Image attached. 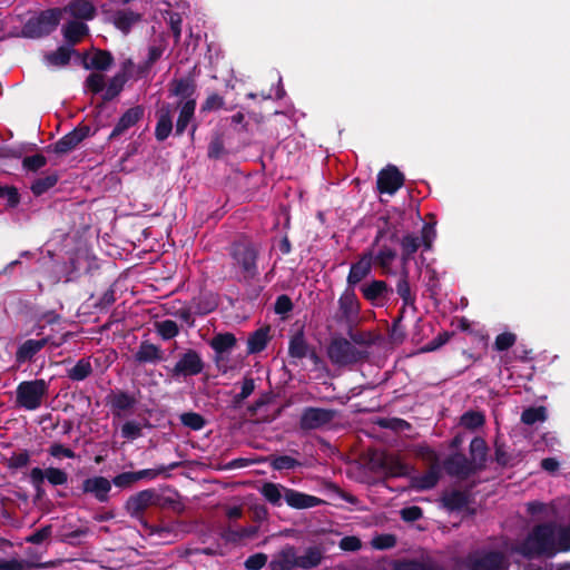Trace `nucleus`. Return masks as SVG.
Here are the masks:
<instances>
[{
	"label": "nucleus",
	"instance_id": "f257e3e1",
	"mask_svg": "<svg viewBox=\"0 0 570 570\" xmlns=\"http://www.w3.org/2000/svg\"><path fill=\"white\" fill-rule=\"evenodd\" d=\"M513 551L527 559L553 558L557 553L563 552L560 544V525L554 522L534 525Z\"/></svg>",
	"mask_w": 570,
	"mask_h": 570
},
{
	"label": "nucleus",
	"instance_id": "f03ea898",
	"mask_svg": "<svg viewBox=\"0 0 570 570\" xmlns=\"http://www.w3.org/2000/svg\"><path fill=\"white\" fill-rule=\"evenodd\" d=\"M262 245L250 236L240 234L228 247L230 266L238 281L249 282L259 275Z\"/></svg>",
	"mask_w": 570,
	"mask_h": 570
},
{
	"label": "nucleus",
	"instance_id": "7ed1b4c3",
	"mask_svg": "<svg viewBox=\"0 0 570 570\" xmlns=\"http://www.w3.org/2000/svg\"><path fill=\"white\" fill-rule=\"evenodd\" d=\"M196 100L177 101L176 105L163 102L156 111L157 124L155 127V137L158 141L166 140L173 131V112L179 111L175 125V136L180 137L195 118Z\"/></svg>",
	"mask_w": 570,
	"mask_h": 570
},
{
	"label": "nucleus",
	"instance_id": "20e7f679",
	"mask_svg": "<svg viewBox=\"0 0 570 570\" xmlns=\"http://www.w3.org/2000/svg\"><path fill=\"white\" fill-rule=\"evenodd\" d=\"M510 559L499 549L478 548L454 560L456 570H510Z\"/></svg>",
	"mask_w": 570,
	"mask_h": 570
},
{
	"label": "nucleus",
	"instance_id": "39448f33",
	"mask_svg": "<svg viewBox=\"0 0 570 570\" xmlns=\"http://www.w3.org/2000/svg\"><path fill=\"white\" fill-rule=\"evenodd\" d=\"M160 499L161 495L155 489H145L130 495L125 502L124 509L132 519L139 521L146 530H149L151 534L157 533L161 535L165 532L168 533L169 529L167 527H153L145 519L146 510L149 507L158 505Z\"/></svg>",
	"mask_w": 570,
	"mask_h": 570
},
{
	"label": "nucleus",
	"instance_id": "423d86ee",
	"mask_svg": "<svg viewBox=\"0 0 570 570\" xmlns=\"http://www.w3.org/2000/svg\"><path fill=\"white\" fill-rule=\"evenodd\" d=\"M63 16L60 8H50L30 17L22 26L21 35L29 39H40L51 35L59 26Z\"/></svg>",
	"mask_w": 570,
	"mask_h": 570
},
{
	"label": "nucleus",
	"instance_id": "0eeeda50",
	"mask_svg": "<svg viewBox=\"0 0 570 570\" xmlns=\"http://www.w3.org/2000/svg\"><path fill=\"white\" fill-rule=\"evenodd\" d=\"M327 356L334 365L348 366L368 357V352L357 348L350 340L333 337L327 346Z\"/></svg>",
	"mask_w": 570,
	"mask_h": 570
},
{
	"label": "nucleus",
	"instance_id": "6e6552de",
	"mask_svg": "<svg viewBox=\"0 0 570 570\" xmlns=\"http://www.w3.org/2000/svg\"><path fill=\"white\" fill-rule=\"evenodd\" d=\"M48 393V383L43 379L22 381L16 389V404L28 411H35L42 404Z\"/></svg>",
	"mask_w": 570,
	"mask_h": 570
},
{
	"label": "nucleus",
	"instance_id": "1a4fd4ad",
	"mask_svg": "<svg viewBox=\"0 0 570 570\" xmlns=\"http://www.w3.org/2000/svg\"><path fill=\"white\" fill-rule=\"evenodd\" d=\"M205 362L200 353L194 348H187L178 355V360L173 367H167L168 375L174 380L197 376L203 373Z\"/></svg>",
	"mask_w": 570,
	"mask_h": 570
},
{
	"label": "nucleus",
	"instance_id": "9d476101",
	"mask_svg": "<svg viewBox=\"0 0 570 570\" xmlns=\"http://www.w3.org/2000/svg\"><path fill=\"white\" fill-rule=\"evenodd\" d=\"M337 415V411L307 406L299 417V428L303 431L318 430L330 424Z\"/></svg>",
	"mask_w": 570,
	"mask_h": 570
},
{
	"label": "nucleus",
	"instance_id": "9b49d317",
	"mask_svg": "<svg viewBox=\"0 0 570 570\" xmlns=\"http://www.w3.org/2000/svg\"><path fill=\"white\" fill-rule=\"evenodd\" d=\"M443 469L448 475L459 480H466L478 473L470 459L461 451H455L443 461Z\"/></svg>",
	"mask_w": 570,
	"mask_h": 570
},
{
	"label": "nucleus",
	"instance_id": "f8f14e48",
	"mask_svg": "<svg viewBox=\"0 0 570 570\" xmlns=\"http://www.w3.org/2000/svg\"><path fill=\"white\" fill-rule=\"evenodd\" d=\"M196 66L185 76L173 78L168 83L169 97H177L178 101L196 100L197 82L195 76Z\"/></svg>",
	"mask_w": 570,
	"mask_h": 570
},
{
	"label": "nucleus",
	"instance_id": "ddd939ff",
	"mask_svg": "<svg viewBox=\"0 0 570 570\" xmlns=\"http://www.w3.org/2000/svg\"><path fill=\"white\" fill-rule=\"evenodd\" d=\"M91 134L88 125H78L71 131L62 136L56 144L46 148L47 151H53L57 155H66L72 151L81 141Z\"/></svg>",
	"mask_w": 570,
	"mask_h": 570
},
{
	"label": "nucleus",
	"instance_id": "4468645a",
	"mask_svg": "<svg viewBox=\"0 0 570 570\" xmlns=\"http://www.w3.org/2000/svg\"><path fill=\"white\" fill-rule=\"evenodd\" d=\"M405 181L404 175L394 165H387L377 174V190L381 194H395Z\"/></svg>",
	"mask_w": 570,
	"mask_h": 570
},
{
	"label": "nucleus",
	"instance_id": "2eb2a0df",
	"mask_svg": "<svg viewBox=\"0 0 570 570\" xmlns=\"http://www.w3.org/2000/svg\"><path fill=\"white\" fill-rule=\"evenodd\" d=\"M373 267V249L363 252L358 259L351 265L346 283L350 288H354L363 279H365Z\"/></svg>",
	"mask_w": 570,
	"mask_h": 570
},
{
	"label": "nucleus",
	"instance_id": "dca6fc26",
	"mask_svg": "<svg viewBox=\"0 0 570 570\" xmlns=\"http://www.w3.org/2000/svg\"><path fill=\"white\" fill-rule=\"evenodd\" d=\"M145 116V108L141 105L127 109L118 119L114 129L108 136V141H114L122 136L128 129L136 126Z\"/></svg>",
	"mask_w": 570,
	"mask_h": 570
},
{
	"label": "nucleus",
	"instance_id": "f3484780",
	"mask_svg": "<svg viewBox=\"0 0 570 570\" xmlns=\"http://www.w3.org/2000/svg\"><path fill=\"white\" fill-rule=\"evenodd\" d=\"M81 491L85 494H91L98 502L106 503L109 501L111 482L101 475L87 478L82 481Z\"/></svg>",
	"mask_w": 570,
	"mask_h": 570
},
{
	"label": "nucleus",
	"instance_id": "a211bd4d",
	"mask_svg": "<svg viewBox=\"0 0 570 570\" xmlns=\"http://www.w3.org/2000/svg\"><path fill=\"white\" fill-rule=\"evenodd\" d=\"M81 66L86 70L107 71L114 65V57L110 51L95 49L92 56L89 52L79 55Z\"/></svg>",
	"mask_w": 570,
	"mask_h": 570
},
{
	"label": "nucleus",
	"instance_id": "6ab92c4d",
	"mask_svg": "<svg viewBox=\"0 0 570 570\" xmlns=\"http://www.w3.org/2000/svg\"><path fill=\"white\" fill-rule=\"evenodd\" d=\"M284 500L288 507L296 510L309 509L324 503L321 498L291 488L284 489Z\"/></svg>",
	"mask_w": 570,
	"mask_h": 570
},
{
	"label": "nucleus",
	"instance_id": "aec40b11",
	"mask_svg": "<svg viewBox=\"0 0 570 570\" xmlns=\"http://www.w3.org/2000/svg\"><path fill=\"white\" fill-rule=\"evenodd\" d=\"M360 291L363 297L373 305H383V302L389 298V294L392 292L387 283L380 279L361 285Z\"/></svg>",
	"mask_w": 570,
	"mask_h": 570
},
{
	"label": "nucleus",
	"instance_id": "412c9836",
	"mask_svg": "<svg viewBox=\"0 0 570 570\" xmlns=\"http://www.w3.org/2000/svg\"><path fill=\"white\" fill-rule=\"evenodd\" d=\"M237 344L236 336L230 332L218 333L209 342V346L215 352L214 362L220 368V363L225 360L224 354L229 353Z\"/></svg>",
	"mask_w": 570,
	"mask_h": 570
},
{
	"label": "nucleus",
	"instance_id": "4be33fe9",
	"mask_svg": "<svg viewBox=\"0 0 570 570\" xmlns=\"http://www.w3.org/2000/svg\"><path fill=\"white\" fill-rule=\"evenodd\" d=\"M29 478H32L35 482H45L47 480L51 485H65L68 482V473L59 468L49 466L45 470L40 468H33L30 471Z\"/></svg>",
	"mask_w": 570,
	"mask_h": 570
},
{
	"label": "nucleus",
	"instance_id": "5701e85b",
	"mask_svg": "<svg viewBox=\"0 0 570 570\" xmlns=\"http://www.w3.org/2000/svg\"><path fill=\"white\" fill-rule=\"evenodd\" d=\"M50 342V337H42L40 340L29 338L19 345L16 351L14 357L18 364L31 362L33 357Z\"/></svg>",
	"mask_w": 570,
	"mask_h": 570
},
{
	"label": "nucleus",
	"instance_id": "b1692460",
	"mask_svg": "<svg viewBox=\"0 0 570 570\" xmlns=\"http://www.w3.org/2000/svg\"><path fill=\"white\" fill-rule=\"evenodd\" d=\"M392 570H446L445 567L431 557L416 559H402L393 563Z\"/></svg>",
	"mask_w": 570,
	"mask_h": 570
},
{
	"label": "nucleus",
	"instance_id": "393cba45",
	"mask_svg": "<svg viewBox=\"0 0 570 570\" xmlns=\"http://www.w3.org/2000/svg\"><path fill=\"white\" fill-rule=\"evenodd\" d=\"M469 452V459L476 472L485 470L489 452L485 440L481 436H474L470 442Z\"/></svg>",
	"mask_w": 570,
	"mask_h": 570
},
{
	"label": "nucleus",
	"instance_id": "a878e982",
	"mask_svg": "<svg viewBox=\"0 0 570 570\" xmlns=\"http://www.w3.org/2000/svg\"><path fill=\"white\" fill-rule=\"evenodd\" d=\"M295 568H297V554L295 547L291 544H286L274 554L269 562L271 570H293Z\"/></svg>",
	"mask_w": 570,
	"mask_h": 570
},
{
	"label": "nucleus",
	"instance_id": "bb28decb",
	"mask_svg": "<svg viewBox=\"0 0 570 570\" xmlns=\"http://www.w3.org/2000/svg\"><path fill=\"white\" fill-rule=\"evenodd\" d=\"M137 403L134 395L126 391L110 392L106 397V404L114 415H120L122 411L131 410Z\"/></svg>",
	"mask_w": 570,
	"mask_h": 570
},
{
	"label": "nucleus",
	"instance_id": "cd10ccee",
	"mask_svg": "<svg viewBox=\"0 0 570 570\" xmlns=\"http://www.w3.org/2000/svg\"><path fill=\"white\" fill-rule=\"evenodd\" d=\"M338 308L340 312L346 321H351L357 317L360 313V302L354 292V288H347L343 292L341 297L338 298Z\"/></svg>",
	"mask_w": 570,
	"mask_h": 570
},
{
	"label": "nucleus",
	"instance_id": "c85d7f7f",
	"mask_svg": "<svg viewBox=\"0 0 570 570\" xmlns=\"http://www.w3.org/2000/svg\"><path fill=\"white\" fill-rule=\"evenodd\" d=\"M131 66V61L128 60L124 63L122 70L117 72L108 82L106 90L102 95L104 101H110L115 99L117 96L120 95L122 91L126 82L129 79V76L127 75L126 68Z\"/></svg>",
	"mask_w": 570,
	"mask_h": 570
},
{
	"label": "nucleus",
	"instance_id": "c756f323",
	"mask_svg": "<svg viewBox=\"0 0 570 570\" xmlns=\"http://www.w3.org/2000/svg\"><path fill=\"white\" fill-rule=\"evenodd\" d=\"M61 31L66 43L73 47L89 33V28L82 21L71 20L62 27Z\"/></svg>",
	"mask_w": 570,
	"mask_h": 570
},
{
	"label": "nucleus",
	"instance_id": "7c9ffc66",
	"mask_svg": "<svg viewBox=\"0 0 570 570\" xmlns=\"http://www.w3.org/2000/svg\"><path fill=\"white\" fill-rule=\"evenodd\" d=\"M442 505L449 511H461L470 503L468 491L451 490L441 495Z\"/></svg>",
	"mask_w": 570,
	"mask_h": 570
},
{
	"label": "nucleus",
	"instance_id": "2f4dec72",
	"mask_svg": "<svg viewBox=\"0 0 570 570\" xmlns=\"http://www.w3.org/2000/svg\"><path fill=\"white\" fill-rule=\"evenodd\" d=\"M134 357L139 364L157 363L164 360V353L158 345L148 341H142Z\"/></svg>",
	"mask_w": 570,
	"mask_h": 570
},
{
	"label": "nucleus",
	"instance_id": "473e14b6",
	"mask_svg": "<svg viewBox=\"0 0 570 570\" xmlns=\"http://www.w3.org/2000/svg\"><path fill=\"white\" fill-rule=\"evenodd\" d=\"M76 19L91 20L96 16L95 6L88 0H72L65 8H60Z\"/></svg>",
	"mask_w": 570,
	"mask_h": 570
},
{
	"label": "nucleus",
	"instance_id": "72a5a7b5",
	"mask_svg": "<svg viewBox=\"0 0 570 570\" xmlns=\"http://www.w3.org/2000/svg\"><path fill=\"white\" fill-rule=\"evenodd\" d=\"M73 55L79 57L80 53L69 45L60 46L55 51L45 55V62L53 67H66Z\"/></svg>",
	"mask_w": 570,
	"mask_h": 570
},
{
	"label": "nucleus",
	"instance_id": "f704fd0d",
	"mask_svg": "<svg viewBox=\"0 0 570 570\" xmlns=\"http://www.w3.org/2000/svg\"><path fill=\"white\" fill-rule=\"evenodd\" d=\"M141 20V14L129 9L117 10L112 16L115 27L124 33H128L132 26Z\"/></svg>",
	"mask_w": 570,
	"mask_h": 570
},
{
	"label": "nucleus",
	"instance_id": "c9c22d12",
	"mask_svg": "<svg viewBox=\"0 0 570 570\" xmlns=\"http://www.w3.org/2000/svg\"><path fill=\"white\" fill-rule=\"evenodd\" d=\"M269 326H263L254 331L247 340V353L257 354L264 351L269 342Z\"/></svg>",
	"mask_w": 570,
	"mask_h": 570
},
{
	"label": "nucleus",
	"instance_id": "e433bc0d",
	"mask_svg": "<svg viewBox=\"0 0 570 570\" xmlns=\"http://www.w3.org/2000/svg\"><path fill=\"white\" fill-rule=\"evenodd\" d=\"M312 346L307 343L303 331L295 333L288 342V356L294 360L305 358Z\"/></svg>",
	"mask_w": 570,
	"mask_h": 570
},
{
	"label": "nucleus",
	"instance_id": "4c0bfd02",
	"mask_svg": "<svg viewBox=\"0 0 570 570\" xmlns=\"http://www.w3.org/2000/svg\"><path fill=\"white\" fill-rule=\"evenodd\" d=\"M257 533H258V527H256V525L243 527L238 530H235V529L228 527L222 531L220 537L226 542L238 543L245 539H252V538L256 537Z\"/></svg>",
	"mask_w": 570,
	"mask_h": 570
},
{
	"label": "nucleus",
	"instance_id": "58836bf2",
	"mask_svg": "<svg viewBox=\"0 0 570 570\" xmlns=\"http://www.w3.org/2000/svg\"><path fill=\"white\" fill-rule=\"evenodd\" d=\"M440 480V469L432 465L424 474L417 475L412 480V487L416 490L424 491L433 489Z\"/></svg>",
	"mask_w": 570,
	"mask_h": 570
},
{
	"label": "nucleus",
	"instance_id": "ea45409f",
	"mask_svg": "<svg viewBox=\"0 0 570 570\" xmlns=\"http://www.w3.org/2000/svg\"><path fill=\"white\" fill-rule=\"evenodd\" d=\"M379 246V252L376 254L373 253V264L381 267L385 274L390 272L392 263L396 258L397 253L394 248L387 246L386 244H380Z\"/></svg>",
	"mask_w": 570,
	"mask_h": 570
},
{
	"label": "nucleus",
	"instance_id": "a19ab883",
	"mask_svg": "<svg viewBox=\"0 0 570 570\" xmlns=\"http://www.w3.org/2000/svg\"><path fill=\"white\" fill-rule=\"evenodd\" d=\"M284 489H287V488L279 483L265 482L261 487V494L272 505L281 507L282 499H284Z\"/></svg>",
	"mask_w": 570,
	"mask_h": 570
},
{
	"label": "nucleus",
	"instance_id": "79ce46f5",
	"mask_svg": "<svg viewBox=\"0 0 570 570\" xmlns=\"http://www.w3.org/2000/svg\"><path fill=\"white\" fill-rule=\"evenodd\" d=\"M381 220H383V225L379 227L376 236L372 243V248L379 246L383 239H387L391 243H397L400 240L397 227L391 224L386 217H382Z\"/></svg>",
	"mask_w": 570,
	"mask_h": 570
},
{
	"label": "nucleus",
	"instance_id": "37998d69",
	"mask_svg": "<svg viewBox=\"0 0 570 570\" xmlns=\"http://www.w3.org/2000/svg\"><path fill=\"white\" fill-rule=\"evenodd\" d=\"M323 559L322 551L317 547H308L304 554L297 556V568L313 569L321 564Z\"/></svg>",
	"mask_w": 570,
	"mask_h": 570
},
{
	"label": "nucleus",
	"instance_id": "c03bdc74",
	"mask_svg": "<svg viewBox=\"0 0 570 570\" xmlns=\"http://www.w3.org/2000/svg\"><path fill=\"white\" fill-rule=\"evenodd\" d=\"M396 293L402 298L404 305H410L415 311V297L411 293L407 268H402L396 284Z\"/></svg>",
	"mask_w": 570,
	"mask_h": 570
},
{
	"label": "nucleus",
	"instance_id": "a18cd8bd",
	"mask_svg": "<svg viewBox=\"0 0 570 570\" xmlns=\"http://www.w3.org/2000/svg\"><path fill=\"white\" fill-rule=\"evenodd\" d=\"M92 374V366L89 357L80 358L75 366L67 370V377L75 382L86 380Z\"/></svg>",
	"mask_w": 570,
	"mask_h": 570
},
{
	"label": "nucleus",
	"instance_id": "49530a36",
	"mask_svg": "<svg viewBox=\"0 0 570 570\" xmlns=\"http://www.w3.org/2000/svg\"><path fill=\"white\" fill-rule=\"evenodd\" d=\"M275 471L294 470L302 466V463L289 455H269L265 460Z\"/></svg>",
	"mask_w": 570,
	"mask_h": 570
},
{
	"label": "nucleus",
	"instance_id": "de8ad7c7",
	"mask_svg": "<svg viewBox=\"0 0 570 570\" xmlns=\"http://www.w3.org/2000/svg\"><path fill=\"white\" fill-rule=\"evenodd\" d=\"M59 180L57 173H51L45 177L37 178L31 184V191L35 196H41L47 193L50 188L55 187Z\"/></svg>",
	"mask_w": 570,
	"mask_h": 570
},
{
	"label": "nucleus",
	"instance_id": "09e8293b",
	"mask_svg": "<svg viewBox=\"0 0 570 570\" xmlns=\"http://www.w3.org/2000/svg\"><path fill=\"white\" fill-rule=\"evenodd\" d=\"M485 423V415L481 411L470 410L462 414L460 424L468 430L474 431Z\"/></svg>",
	"mask_w": 570,
	"mask_h": 570
},
{
	"label": "nucleus",
	"instance_id": "8fccbe9b",
	"mask_svg": "<svg viewBox=\"0 0 570 570\" xmlns=\"http://www.w3.org/2000/svg\"><path fill=\"white\" fill-rule=\"evenodd\" d=\"M179 464H180L179 462H173L168 465H159L155 469H144V470H139V471H134L136 482L144 480V479L154 480L158 475L164 474L167 471L175 470L176 468L179 466Z\"/></svg>",
	"mask_w": 570,
	"mask_h": 570
},
{
	"label": "nucleus",
	"instance_id": "3c124183",
	"mask_svg": "<svg viewBox=\"0 0 570 570\" xmlns=\"http://www.w3.org/2000/svg\"><path fill=\"white\" fill-rule=\"evenodd\" d=\"M196 315H207L217 307V302L212 295H199L191 299Z\"/></svg>",
	"mask_w": 570,
	"mask_h": 570
},
{
	"label": "nucleus",
	"instance_id": "603ef678",
	"mask_svg": "<svg viewBox=\"0 0 570 570\" xmlns=\"http://www.w3.org/2000/svg\"><path fill=\"white\" fill-rule=\"evenodd\" d=\"M547 420V409L544 406H531L523 410L521 422L525 425H533L537 422Z\"/></svg>",
	"mask_w": 570,
	"mask_h": 570
},
{
	"label": "nucleus",
	"instance_id": "864d4df0",
	"mask_svg": "<svg viewBox=\"0 0 570 570\" xmlns=\"http://www.w3.org/2000/svg\"><path fill=\"white\" fill-rule=\"evenodd\" d=\"M226 154L223 134L215 132L210 139L207 149V156L210 159H219Z\"/></svg>",
	"mask_w": 570,
	"mask_h": 570
},
{
	"label": "nucleus",
	"instance_id": "5fc2aeb1",
	"mask_svg": "<svg viewBox=\"0 0 570 570\" xmlns=\"http://www.w3.org/2000/svg\"><path fill=\"white\" fill-rule=\"evenodd\" d=\"M180 422L184 426L193 431H200L206 425L205 417L197 412H185L180 415Z\"/></svg>",
	"mask_w": 570,
	"mask_h": 570
},
{
	"label": "nucleus",
	"instance_id": "6e6d98bb",
	"mask_svg": "<svg viewBox=\"0 0 570 570\" xmlns=\"http://www.w3.org/2000/svg\"><path fill=\"white\" fill-rule=\"evenodd\" d=\"M157 333L161 336L163 340H171L176 337L179 333L178 325L175 321L165 320L156 323Z\"/></svg>",
	"mask_w": 570,
	"mask_h": 570
},
{
	"label": "nucleus",
	"instance_id": "4d7b16f0",
	"mask_svg": "<svg viewBox=\"0 0 570 570\" xmlns=\"http://www.w3.org/2000/svg\"><path fill=\"white\" fill-rule=\"evenodd\" d=\"M389 337L392 343L394 344H401L404 342L406 337L405 328L402 325V315H397L393 322L392 326L389 331Z\"/></svg>",
	"mask_w": 570,
	"mask_h": 570
},
{
	"label": "nucleus",
	"instance_id": "13d9d810",
	"mask_svg": "<svg viewBox=\"0 0 570 570\" xmlns=\"http://www.w3.org/2000/svg\"><path fill=\"white\" fill-rule=\"evenodd\" d=\"M30 462V453L28 450L20 452H13L12 455L7 460V466L11 470H19L27 466Z\"/></svg>",
	"mask_w": 570,
	"mask_h": 570
},
{
	"label": "nucleus",
	"instance_id": "bf43d9fd",
	"mask_svg": "<svg viewBox=\"0 0 570 570\" xmlns=\"http://www.w3.org/2000/svg\"><path fill=\"white\" fill-rule=\"evenodd\" d=\"M517 342V335L511 332H503L495 337L493 348L503 352L512 347Z\"/></svg>",
	"mask_w": 570,
	"mask_h": 570
},
{
	"label": "nucleus",
	"instance_id": "052dcab7",
	"mask_svg": "<svg viewBox=\"0 0 570 570\" xmlns=\"http://www.w3.org/2000/svg\"><path fill=\"white\" fill-rule=\"evenodd\" d=\"M0 199H6L8 207L16 208L20 203V195L14 186L0 185Z\"/></svg>",
	"mask_w": 570,
	"mask_h": 570
},
{
	"label": "nucleus",
	"instance_id": "680f3d73",
	"mask_svg": "<svg viewBox=\"0 0 570 570\" xmlns=\"http://www.w3.org/2000/svg\"><path fill=\"white\" fill-rule=\"evenodd\" d=\"M85 86L92 92V94H99L101 92L105 87V76L101 72H91L86 81Z\"/></svg>",
	"mask_w": 570,
	"mask_h": 570
},
{
	"label": "nucleus",
	"instance_id": "e2e57ef3",
	"mask_svg": "<svg viewBox=\"0 0 570 570\" xmlns=\"http://www.w3.org/2000/svg\"><path fill=\"white\" fill-rule=\"evenodd\" d=\"M47 164V158L41 154L26 156L22 159V167L28 171H37Z\"/></svg>",
	"mask_w": 570,
	"mask_h": 570
},
{
	"label": "nucleus",
	"instance_id": "0e129e2a",
	"mask_svg": "<svg viewBox=\"0 0 570 570\" xmlns=\"http://www.w3.org/2000/svg\"><path fill=\"white\" fill-rule=\"evenodd\" d=\"M110 482L111 485L114 484L120 489H130L135 483H137L134 471L119 473L115 475Z\"/></svg>",
	"mask_w": 570,
	"mask_h": 570
},
{
	"label": "nucleus",
	"instance_id": "69168bd1",
	"mask_svg": "<svg viewBox=\"0 0 570 570\" xmlns=\"http://www.w3.org/2000/svg\"><path fill=\"white\" fill-rule=\"evenodd\" d=\"M224 105H225L224 98L220 95H218L217 92H213L207 96V98L205 99V101L202 105L200 110L203 112H209V111L222 109L224 107Z\"/></svg>",
	"mask_w": 570,
	"mask_h": 570
},
{
	"label": "nucleus",
	"instance_id": "338daca9",
	"mask_svg": "<svg viewBox=\"0 0 570 570\" xmlns=\"http://www.w3.org/2000/svg\"><path fill=\"white\" fill-rule=\"evenodd\" d=\"M453 333L444 331L442 333H439L436 337H434L432 341H430L426 345H424L421 351L424 353L433 352L442 347L444 344H446Z\"/></svg>",
	"mask_w": 570,
	"mask_h": 570
},
{
	"label": "nucleus",
	"instance_id": "774afa93",
	"mask_svg": "<svg viewBox=\"0 0 570 570\" xmlns=\"http://www.w3.org/2000/svg\"><path fill=\"white\" fill-rule=\"evenodd\" d=\"M511 455L505 450V444L499 439L494 441V461L502 468L509 465Z\"/></svg>",
	"mask_w": 570,
	"mask_h": 570
}]
</instances>
